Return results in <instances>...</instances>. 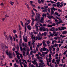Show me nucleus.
Instances as JSON below:
<instances>
[{
    "mask_svg": "<svg viewBox=\"0 0 67 67\" xmlns=\"http://www.w3.org/2000/svg\"><path fill=\"white\" fill-rule=\"evenodd\" d=\"M6 53L7 55H8L9 58H12V54L11 53V52L10 51H9V52L8 51V50H6Z\"/></svg>",
    "mask_w": 67,
    "mask_h": 67,
    "instance_id": "f257e3e1",
    "label": "nucleus"
},
{
    "mask_svg": "<svg viewBox=\"0 0 67 67\" xmlns=\"http://www.w3.org/2000/svg\"><path fill=\"white\" fill-rule=\"evenodd\" d=\"M34 36V35L32 34L31 37V38L32 39V44H34V43H35V38H36V37L35 36Z\"/></svg>",
    "mask_w": 67,
    "mask_h": 67,
    "instance_id": "f03ea898",
    "label": "nucleus"
},
{
    "mask_svg": "<svg viewBox=\"0 0 67 67\" xmlns=\"http://www.w3.org/2000/svg\"><path fill=\"white\" fill-rule=\"evenodd\" d=\"M40 62H41V63H39V66L38 67H42L43 65V64H44V63L43 62V61L41 60H40Z\"/></svg>",
    "mask_w": 67,
    "mask_h": 67,
    "instance_id": "7ed1b4c3",
    "label": "nucleus"
},
{
    "mask_svg": "<svg viewBox=\"0 0 67 67\" xmlns=\"http://www.w3.org/2000/svg\"><path fill=\"white\" fill-rule=\"evenodd\" d=\"M26 50H27V49L26 48H25V47H24L23 49V55L24 56H25V51H26Z\"/></svg>",
    "mask_w": 67,
    "mask_h": 67,
    "instance_id": "20e7f679",
    "label": "nucleus"
},
{
    "mask_svg": "<svg viewBox=\"0 0 67 67\" xmlns=\"http://www.w3.org/2000/svg\"><path fill=\"white\" fill-rule=\"evenodd\" d=\"M36 59H35L32 63L35 65H36V67H38V64L37 62H36Z\"/></svg>",
    "mask_w": 67,
    "mask_h": 67,
    "instance_id": "39448f33",
    "label": "nucleus"
},
{
    "mask_svg": "<svg viewBox=\"0 0 67 67\" xmlns=\"http://www.w3.org/2000/svg\"><path fill=\"white\" fill-rule=\"evenodd\" d=\"M39 30L40 31H43L44 32V31H46V29H45V27H40Z\"/></svg>",
    "mask_w": 67,
    "mask_h": 67,
    "instance_id": "423d86ee",
    "label": "nucleus"
},
{
    "mask_svg": "<svg viewBox=\"0 0 67 67\" xmlns=\"http://www.w3.org/2000/svg\"><path fill=\"white\" fill-rule=\"evenodd\" d=\"M61 58V57L60 56H59V59H58L56 60V62H57V64L58 65L59 64V62L60 61V58Z\"/></svg>",
    "mask_w": 67,
    "mask_h": 67,
    "instance_id": "0eeeda50",
    "label": "nucleus"
},
{
    "mask_svg": "<svg viewBox=\"0 0 67 67\" xmlns=\"http://www.w3.org/2000/svg\"><path fill=\"white\" fill-rule=\"evenodd\" d=\"M46 59L47 60V65L48 66H49V60H48V59L47 58V57H46Z\"/></svg>",
    "mask_w": 67,
    "mask_h": 67,
    "instance_id": "6e6552de",
    "label": "nucleus"
},
{
    "mask_svg": "<svg viewBox=\"0 0 67 67\" xmlns=\"http://www.w3.org/2000/svg\"><path fill=\"white\" fill-rule=\"evenodd\" d=\"M26 48L27 50L26 54L27 55H28L29 54V53L30 52V48L28 47H27Z\"/></svg>",
    "mask_w": 67,
    "mask_h": 67,
    "instance_id": "1a4fd4ad",
    "label": "nucleus"
},
{
    "mask_svg": "<svg viewBox=\"0 0 67 67\" xmlns=\"http://www.w3.org/2000/svg\"><path fill=\"white\" fill-rule=\"evenodd\" d=\"M51 56L52 55H51V54H50L49 55V58H48V60L50 63H51V60L52 59V57H51Z\"/></svg>",
    "mask_w": 67,
    "mask_h": 67,
    "instance_id": "9d476101",
    "label": "nucleus"
},
{
    "mask_svg": "<svg viewBox=\"0 0 67 67\" xmlns=\"http://www.w3.org/2000/svg\"><path fill=\"white\" fill-rule=\"evenodd\" d=\"M57 7L58 8H62L63 6V4L60 5V4H57Z\"/></svg>",
    "mask_w": 67,
    "mask_h": 67,
    "instance_id": "9b49d317",
    "label": "nucleus"
},
{
    "mask_svg": "<svg viewBox=\"0 0 67 67\" xmlns=\"http://www.w3.org/2000/svg\"><path fill=\"white\" fill-rule=\"evenodd\" d=\"M23 39L25 41V42H27V37H26V39L25 38V37H24V36H23Z\"/></svg>",
    "mask_w": 67,
    "mask_h": 67,
    "instance_id": "f8f14e48",
    "label": "nucleus"
},
{
    "mask_svg": "<svg viewBox=\"0 0 67 67\" xmlns=\"http://www.w3.org/2000/svg\"><path fill=\"white\" fill-rule=\"evenodd\" d=\"M30 2L31 5H32V7H35V5H33V4H32V3L33 2V1H30Z\"/></svg>",
    "mask_w": 67,
    "mask_h": 67,
    "instance_id": "ddd939ff",
    "label": "nucleus"
},
{
    "mask_svg": "<svg viewBox=\"0 0 67 67\" xmlns=\"http://www.w3.org/2000/svg\"><path fill=\"white\" fill-rule=\"evenodd\" d=\"M27 28L28 30H30H30H31L32 29V27L30 26V25H28Z\"/></svg>",
    "mask_w": 67,
    "mask_h": 67,
    "instance_id": "4468645a",
    "label": "nucleus"
},
{
    "mask_svg": "<svg viewBox=\"0 0 67 67\" xmlns=\"http://www.w3.org/2000/svg\"><path fill=\"white\" fill-rule=\"evenodd\" d=\"M41 20L40 21V22H41L42 23H44V22H43V21H44V19H45V18L44 17H41Z\"/></svg>",
    "mask_w": 67,
    "mask_h": 67,
    "instance_id": "2eb2a0df",
    "label": "nucleus"
},
{
    "mask_svg": "<svg viewBox=\"0 0 67 67\" xmlns=\"http://www.w3.org/2000/svg\"><path fill=\"white\" fill-rule=\"evenodd\" d=\"M45 40H43V45L44 46H46V44H45Z\"/></svg>",
    "mask_w": 67,
    "mask_h": 67,
    "instance_id": "dca6fc26",
    "label": "nucleus"
},
{
    "mask_svg": "<svg viewBox=\"0 0 67 67\" xmlns=\"http://www.w3.org/2000/svg\"><path fill=\"white\" fill-rule=\"evenodd\" d=\"M51 15H52V14L54 13V10H53L52 8H51Z\"/></svg>",
    "mask_w": 67,
    "mask_h": 67,
    "instance_id": "f3484780",
    "label": "nucleus"
},
{
    "mask_svg": "<svg viewBox=\"0 0 67 67\" xmlns=\"http://www.w3.org/2000/svg\"><path fill=\"white\" fill-rule=\"evenodd\" d=\"M19 45L20 46L21 51H23V48H22V46H21V43H20Z\"/></svg>",
    "mask_w": 67,
    "mask_h": 67,
    "instance_id": "a211bd4d",
    "label": "nucleus"
},
{
    "mask_svg": "<svg viewBox=\"0 0 67 67\" xmlns=\"http://www.w3.org/2000/svg\"><path fill=\"white\" fill-rule=\"evenodd\" d=\"M36 14L37 15V18H40L41 17V15L40 14H37V13H36Z\"/></svg>",
    "mask_w": 67,
    "mask_h": 67,
    "instance_id": "6ab92c4d",
    "label": "nucleus"
},
{
    "mask_svg": "<svg viewBox=\"0 0 67 67\" xmlns=\"http://www.w3.org/2000/svg\"><path fill=\"white\" fill-rule=\"evenodd\" d=\"M38 40H41V37L39 35V34H38Z\"/></svg>",
    "mask_w": 67,
    "mask_h": 67,
    "instance_id": "aec40b11",
    "label": "nucleus"
},
{
    "mask_svg": "<svg viewBox=\"0 0 67 67\" xmlns=\"http://www.w3.org/2000/svg\"><path fill=\"white\" fill-rule=\"evenodd\" d=\"M46 26L48 27H52V25H49V24L47 25Z\"/></svg>",
    "mask_w": 67,
    "mask_h": 67,
    "instance_id": "412c9836",
    "label": "nucleus"
},
{
    "mask_svg": "<svg viewBox=\"0 0 67 67\" xmlns=\"http://www.w3.org/2000/svg\"><path fill=\"white\" fill-rule=\"evenodd\" d=\"M52 45H51L49 47V50L50 51H52Z\"/></svg>",
    "mask_w": 67,
    "mask_h": 67,
    "instance_id": "4be33fe9",
    "label": "nucleus"
},
{
    "mask_svg": "<svg viewBox=\"0 0 67 67\" xmlns=\"http://www.w3.org/2000/svg\"><path fill=\"white\" fill-rule=\"evenodd\" d=\"M67 31H64L63 32L62 34H67Z\"/></svg>",
    "mask_w": 67,
    "mask_h": 67,
    "instance_id": "5701e85b",
    "label": "nucleus"
},
{
    "mask_svg": "<svg viewBox=\"0 0 67 67\" xmlns=\"http://www.w3.org/2000/svg\"><path fill=\"white\" fill-rule=\"evenodd\" d=\"M25 5L27 7V9H30V7H29V6L28 4H27L26 3Z\"/></svg>",
    "mask_w": 67,
    "mask_h": 67,
    "instance_id": "b1692460",
    "label": "nucleus"
},
{
    "mask_svg": "<svg viewBox=\"0 0 67 67\" xmlns=\"http://www.w3.org/2000/svg\"><path fill=\"white\" fill-rule=\"evenodd\" d=\"M9 3L10 4H11V5H13L14 4V2L11 1Z\"/></svg>",
    "mask_w": 67,
    "mask_h": 67,
    "instance_id": "393cba45",
    "label": "nucleus"
},
{
    "mask_svg": "<svg viewBox=\"0 0 67 67\" xmlns=\"http://www.w3.org/2000/svg\"><path fill=\"white\" fill-rule=\"evenodd\" d=\"M61 28L62 29V30H64L66 29V27H61Z\"/></svg>",
    "mask_w": 67,
    "mask_h": 67,
    "instance_id": "a878e982",
    "label": "nucleus"
},
{
    "mask_svg": "<svg viewBox=\"0 0 67 67\" xmlns=\"http://www.w3.org/2000/svg\"><path fill=\"white\" fill-rule=\"evenodd\" d=\"M54 27H52L50 29H49V30L51 31H54Z\"/></svg>",
    "mask_w": 67,
    "mask_h": 67,
    "instance_id": "bb28decb",
    "label": "nucleus"
},
{
    "mask_svg": "<svg viewBox=\"0 0 67 67\" xmlns=\"http://www.w3.org/2000/svg\"><path fill=\"white\" fill-rule=\"evenodd\" d=\"M33 32H34V34H38V33H37V32H36L35 31V30H33Z\"/></svg>",
    "mask_w": 67,
    "mask_h": 67,
    "instance_id": "cd10ccee",
    "label": "nucleus"
},
{
    "mask_svg": "<svg viewBox=\"0 0 67 67\" xmlns=\"http://www.w3.org/2000/svg\"><path fill=\"white\" fill-rule=\"evenodd\" d=\"M60 37H62V38H63V37H66V36H63V35H60Z\"/></svg>",
    "mask_w": 67,
    "mask_h": 67,
    "instance_id": "c85d7f7f",
    "label": "nucleus"
},
{
    "mask_svg": "<svg viewBox=\"0 0 67 67\" xmlns=\"http://www.w3.org/2000/svg\"><path fill=\"white\" fill-rule=\"evenodd\" d=\"M24 19H25V20L26 21V22H28L29 23H30V20H27L25 18Z\"/></svg>",
    "mask_w": 67,
    "mask_h": 67,
    "instance_id": "c756f323",
    "label": "nucleus"
},
{
    "mask_svg": "<svg viewBox=\"0 0 67 67\" xmlns=\"http://www.w3.org/2000/svg\"><path fill=\"white\" fill-rule=\"evenodd\" d=\"M67 51H65L63 53V54L64 55V56H65L66 55V53H67Z\"/></svg>",
    "mask_w": 67,
    "mask_h": 67,
    "instance_id": "7c9ffc66",
    "label": "nucleus"
},
{
    "mask_svg": "<svg viewBox=\"0 0 67 67\" xmlns=\"http://www.w3.org/2000/svg\"><path fill=\"white\" fill-rule=\"evenodd\" d=\"M42 16L43 17H44V16H45V17H46V14H43V15H42Z\"/></svg>",
    "mask_w": 67,
    "mask_h": 67,
    "instance_id": "2f4dec72",
    "label": "nucleus"
},
{
    "mask_svg": "<svg viewBox=\"0 0 67 67\" xmlns=\"http://www.w3.org/2000/svg\"><path fill=\"white\" fill-rule=\"evenodd\" d=\"M14 67H18V65H16V64L15 63L14 64Z\"/></svg>",
    "mask_w": 67,
    "mask_h": 67,
    "instance_id": "473e14b6",
    "label": "nucleus"
},
{
    "mask_svg": "<svg viewBox=\"0 0 67 67\" xmlns=\"http://www.w3.org/2000/svg\"><path fill=\"white\" fill-rule=\"evenodd\" d=\"M48 18H49L50 19H51V18H53V16H48Z\"/></svg>",
    "mask_w": 67,
    "mask_h": 67,
    "instance_id": "72a5a7b5",
    "label": "nucleus"
},
{
    "mask_svg": "<svg viewBox=\"0 0 67 67\" xmlns=\"http://www.w3.org/2000/svg\"><path fill=\"white\" fill-rule=\"evenodd\" d=\"M16 48L18 51L19 50V46H18V45H17V47H16Z\"/></svg>",
    "mask_w": 67,
    "mask_h": 67,
    "instance_id": "f704fd0d",
    "label": "nucleus"
},
{
    "mask_svg": "<svg viewBox=\"0 0 67 67\" xmlns=\"http://www.w3.org/2000/svg\"><path fill=\"white\" fill-rule=\"evenodd\" d=\"M20 23H21V25L23 27H24V25H23V22H22L21 21H20Z\"/></svg>",
    "mask_w": 67,
    "mask_h": 67,
    "instance_id": "c9c22d12",
    "label": "nucleus"
},
{
    "mask_svg": "<svg viewBox=\"0 0 67 67\" xmlns=\"http://www.w3.org/2000/svg\"><path fill=\"white\" fill-rule=\"evenodd\" d=\"M52 9H53V10L54 11H56V10H57V8L56 9L54 7H53Z\"/></svg>",
    "mask_w": 67,
    "mask_h": 67,
    "instance_id": "e433bc0d",
    "label": "nucleus"
},
{
    "mask_svg": "<svg viewBox=\"0 0 67 67\" xmlns=\"http://www.w3.org/2000/svg\"><path fill=\"white\" fill-rule=\"evenodd\" d=\"M33 47H32V46H30V49L31 50V51H32L33 50Z\"/></svg>",
    "mask_w": 67,
    "mask_h": 67,
    "instance_id": "4c0bfd02",
    "label": "nucleus"
},
{
    "mask_svg": "<svg viewBox=\"0 0 67 67\" xmlns=\"http://www.w3.org/2000/svg\"><path fill=\"white\" fill-rule=\"evenodd\" d=\"M46 43L47 44H49L50 41L49 40H48L47 41Z\"/></svg>",
    "mask_w": 67,
    "mask_h": 67,
    "instance_id": "58836bf2",
    "label": "nucleus"
},
{
    "mask_svg": "<svg viewBox=\"0 0 67 67\" xmlns=\"http://www.w3.org/2000/svg\"><path fill=\"white\" fill-rule=\"evenodd\" d=\"M37 58L40 60V58H42V57H40L39 56L37 57Z\"/></svg>",
    "mask_w": 67,
    "mask_h": 67,
    "instance_id": "ea45409f",
    "label": "nucleus"
},
{
    "mask_svg": "<svg viewBox=\"0 0 67 67\" xmlns=\"http://www.w3.org/2000/svg\"><path fill=\"white\" fill-rule=\"evenodd\" d=\"M32 22H34V21H36V19H34V18H32Z\"/></svg>",
    "mask_w": 67,
    "mask_h": 67,
    "instance_id": "a19ab883",
    "label": "nucleus"
},
{
    "mask_svg": "<svg viewBox=\"0 0 67 67\" xmlns=\"http://www.w3.org/2000/svg\"><path fill=\"white\" fill-rule=\"evenodd\" d=\"M38 55H39L40 56H42V54L41 53L39 52L38 53Z\"/></svg>",
    "mask_w": 67,
    "mask_h": 67,
    "instance_id": "79ce46f5",
    "label": "nucleus"
},
{
    "mask_svg": "<svg viewBox=\"0 0 67 67\" xmlns=\"http://www.w3.org/2000/svg\"><path fill=\"white\" fill-rule=\"evenodd\" d=\"M25 32H26V26H25Z\"/></svg>",
    "mask_w": 67,
    "mask_h": 67,
    "instance_id": "37998d69",
    "label": "nucleus"
},
{
    "mask_svg": "<svg viewBox=\"0 0 67 67\" xmlns=\"http://www.w3.org/2000/svg\"><path fill=\"white\" fill-rule=\"evenodd\" d=\"M54 45L55 47H56L57 46H58V44L55 43Z\"/></svg>",
    "mask_w": 67,
    "mask_h": 67,
    "instance_id": "c03bdc74",
    "label": "nucleus"
},
{
    "mask_svg": "<svg viewBox=\"0 0 67 67\" xmlns=\"http://www.w3.org/2000/svg\"><path fill=\"white\" fill-rule=\"evenodd\" d=\"M17 57L19 59H20V57L19 55H17Z\"/></svg>",
    "mask_w": 67,
    "mask_h": 67,
    "instance_id": "a18cd8bd",
    "label": "nucleus"
},
{
    "mask_svg": "<svg viewBox=\"0 0 67 67\" xmlns=\"http://www.w3.org/2000/svg\"><path fill=\"white\" fill-rule=\"evenodd\" d=\"M33 51L32 50H31L30 53V54L31 55H32V54H33Z\"/></svg>",
    "mask_w": 67,
    "mask_h": 67,
    "instance_id": "49530a36",
    "label": "nucleus"
},
{
    "mask_svg": "<svg viewBox=\"0 0 67 67\" xmlns=\"http://www.w3.org/2000/svg\"><path fill=\"white\" fill-rule=\"evenodd\" d=\"M19 29L20 31L21 30V28L20 25H19Z\"/></svg>",
    "mask_w": 67,
    "mask_h": 67,
    "instance_id": "de8ad7c7",
    "label": "nucleus"
},
{
    "mask_svg": "<svg viewBox=\"0 0 67 67\" xmlns=\"http://www.w3.org/2000/svg\"><path fill=\"white\" fill-rule=\"evenodd\" d=\"M42 50L43 51H45L46 50V48L45 47L43 48L42 49Z\"/></svg>",
    "mask_w": 67,
    "mask_h": 67,
    "instance_id": "09e8293b",
    "label": "nucleus"
},
{
    "mask_svg": "<svg viewBox=\"0 0 67 67\" xmlns=\"http://www.w3.org/2000/svg\"><path fill=\"white\" fill-rule=\"evenodd\" d=\"M43 54H47V53H48L47 52H43Z\"/></svg>",
    "mask_w": 67,
    "mask_h": 67,
    "instance_id": "8fccbe9b",
    "label": "nucleus"
},
{
    "mask_svg": "<svg viewBox=\"0 0 67 67\" xmlns=\"http://www.w3.org/2000/svg\"><path fill=\"white\" fill-rule=\"evenodd\" d=\"M29 24V23L26 22V23H25V25H28Z\"/></svg>",
    "mask_w": 67,
    "mask_h": 67,
    "instance_id": "3c124183",
    "label": "nucleus"
},
{
    "mask_svg": "<svg viewBox=\"0 0 67 67\" xmlns=\"http://www.w3.org/2000/svg\"><path fill=\"white\" fill-rule=\"evenodd\" d=\"M15 60L16 62H17V63H18L19 62V61L18 60V59L16 58H15Z\"/></svg>",
    "mask_w": 67,
    "mask_h": 67,
    "instance_id": "603ef678",
    "label": "nucleus"
},
{
    "mask_svg": "<svg viewBox=\"0 0 67 67\" xmlns=\"http://www.w3.org/2000/svg\"><path fill=\"white\" fill-rule=\"evenodd\" d=\"M31 12L32 14H33V15H34V14H34V12H33V10H32Z\"/></svg>",
    "mask_w": 67,
    "mask_h": 67,
    "instance_id": "864d4df0",
    "label": "nucleus"
},
{
    "mask_svg": "<svg viewBox=\"0 0 67 67\" xmlns=\"http://www.w3.org/2000/svg\"><path fill=\"white\" fill-rule=\"evenodd\" d=\"M54 14H55V15H58V13H57V12H55Z\"/></svg>",
    "mask_w": 67,
    "mask_h": 67,
    "instance_id": "5fc2aeb1",
    "label": "nucleus"
},
{
    "mask_svg": "<svg viewBox=\"0 0 67 67\" xmlns=\"http://www.w3.org/2000/svg\"><path fill=\"white\" fill-rule=\"evenodd\" d=\"M52 25V27L54 26H55V23H53V24Z\"/></svg>",
    "mask_w": 67,
    "mask_h": 67,
    "instance_id": "6e6d98bb",
    "label": "nucleus"
},
{
    "mask_svg": "<svg viewBox=\"0 0 67 67\" xmlns=\"http://www.w3.org/2000/svg\"><path fill=\"white\" fill-rule=\"evenodd\" d=\"M55 61V60L54 59H53L52 61V63H54Z\"/></svg>",
    "mask_w": 67,
    "mask_h": 67,
    "instance_id": "4d7b16f0",
    "label": "nucleus"
},
{
    "mask_svg": "<svg viewBox=\"0 0 67 67\" xmlns=\"http://www.w3.org/2000/svg\"><path fill=\"white\" fill-rule=\"evenodd\" d=\"M16 55H20V53H19V52H17L16 54Z\"/></svg>",
    "mask_w": 67,
    "mask_h": 67,
    "instance_id": "13d9d810",
    "label": "nucleus"
},
{
    "mask_svg": "<svg viewBox=\"0 0 67 67\" xmlns=\"http://www.w3.org/2000/svg\"><path fill=\"white\" fill-rule=\"evenodd\" d=\"M13 33H16V30H13Z\"/></svg>",
    "mask_w": 67,
    "mask_h": 67,
    "instance_id": "bf43d9fd",
    "label": "nucleus"
},
{
    "mask_svg": "<svg viewBox=\"0 0 67 67\" xmlns=\"http://www.w3.org/2000/svg\"><path fill=\"white\" fill-rule=\"evenodd\" d=\"M53 7H56L57 5L56 4H53L52 5Z\"/></svg>",
    "mask_w": 67,
    "mask_h": 67,
    "instance_id": "052dcab7",
    "label": "nucleus"
},
{
    "mask_svg": "<svg viewBox=\"0 0 67 67\" xmlns=\"http://www.w3.org/2000/svg\"><path fill=\"white\" fill-rule=\"evenodd\" d=\"M22 45H23V47H24V46H25V45L24 44V43L23 42V43Z\"/></svg>",
    "mask_w": 67,
    "mask_h": 67,
    "instance_id": "680f3d73",
    "label": "nucleus"
},
{
    "mask_svg": "<svg viewBox=\"0 0 67 67\" xmlns=\"http://www.w3.org/2000/svg\"><path fill=\"white\" fill-rule=\"evenodd\" d=\"M31 25L32 26H33L34 25V22L33 21H32V23H31Z\"/></svg>",
    "mask_w": 67,
    "mask_h": 67,
    "instance_id": "e2e57ef3",
    "label": "nucleus"
},
{
    "mask_svg": "<svg viewBox=\"0 0 67 67\" xmlns=\"http://www.w3.org/2000/svg\"><path fill=\"white\" fill-rule=\"evenodd\" d=\"M46 34H47V33L45 32H44V36H46Z\"/></svg>",
    "mask_w": 67,
    "mask_h": 67,
    "instance_id": "0e129e2a",
    "label": "nucleus"
},
{
    "mask_svg": "<svg viewBox=\"0 0 67 67\" xmlns=\"http://www.w3.org/2000/svg\"><path fill=\"white\" fill-rule=\"evenodd\" d=\"M5 18H3L2 19V21H4L5 20Z\"/></svg>",
    "mask_w": 67,
    "mask_h": 67,
    "instance_id": "69168bd1",
    "label": "nucleus"
},
{
    "mask_svg": "<svg viewBox=\"0 0 67 67\" xmlns=\"http://www.w3.org/2000/svg\"><path fill=\"white\" fill-rule=\"evenodd\" d=\"M51 3H48V6H51Z\"/></svg>",
    "mask_w": 67,
    "mask_h": 67,
    "instance_id": "338daca9",
    "label": "nucleus"
},
{
    "mask_svg": "<svg viewBox=\"0 0 67 67\" xmlns=\"http://www.w3.org/2000/svg\"><path fill=\"white\" fill-rule=\"evenodd\" d=\"M24 67H27V65L25 64L24 65Z\"/></svg>",
    "mask_w": 67,
    "mask_h": 67,
    "instance_id": "774afa93",
    "label": "nucleus"
}]
</instances>
